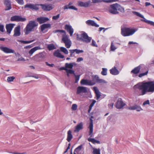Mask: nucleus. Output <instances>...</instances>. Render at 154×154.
Returning <instances> with one entry per match:
<instances>
[{
    "label": "nucleus",
    "instance_id": "23",
    "mask_svg": "<svg viewBox=\"0 0 154 154\" xmlns=\"http://www.w3.org/2000/svg\"><path fill=\"white\" fill-rule=\"evenodd\" d=\"M90 2V1L86 2H83L81 1L79 2H78V5L81 7L87 8L89 6Z\"/></svg>",
    "mask_w": 154,
    "mask_h": 154
},
{
    "label": "nucleus",
    "instance_id": "59",
    "mask_svg": "<svg viewBox=\"0 0 154 154\" xmlns=\"http://www.w3.org/2000/svg\"><path fill=\"white\" fill-rule=\"evenodd\" d=\"M119 0H106L104 1L106 3H110L112 2H116L119 1Z\"/></svg>",
    "mask_w": 154,
    "mask_h": 154
},
{
    "label": "nucleus",
    "instance_id": "53",
    "mask_svg": "<svg viewBox=\"0 0 154 154\" xmlns=\"http://www.w3.org/2000/svg\"><path fill=\"white\" fill-rule=\"evenodd\" d=\"M110 48L111 50L112 51H114L116 49V48L113 44V42H111Z\"/></svg>",
    "mask_w": 154,
    "mask_h": 154
},
{
    "label": "nucleus",
    "instance_id": "20",
    "mask_svg": "<svg viewBox=\"0 0 154 154\" xmlns=\"http://www.w3.org/2000/svg\"><path fill=\"white\" fill-rule=\"evenodd\" d=\"M51 27V25L50 23H44L40 26L41 30L42 32H43L46 29H50Z\"/></svg>",
    "mask_w": 154,
    "mask_h": 154
},
{
    "label": "nucleus",
    "instance_id": "19",
    "mask_svg": "<svg viewBox=\"0 0 154 154\" xmlns=\"http://www.w3.org/2000/svg\"><path fill=\"white\" fill-rule=\"evenodd\" d=\"M15 25V24L13 23H9L6 24V29L7 32L10 34Z\"/></svg>",
    "mask_w": 154,
    "mask_h": 154
},
{
    "label": "nucleus",
    "instance_id": "54",
    "mask_svg": "<svg viewBox=\"0 0 154 154\" xmlns=\"http://www.w3.org/2000/svg\"><path fill=\"white\" fill-rule=\"evenodd\" d=\"M77 105L76 104H73L72 105L71 109L73 110H75L77 109Z\"/></svg>",
    "mask_w": 154,
    "mask_h": 154
},
{
    "label": "nucleus",
    "instance_id": "41",
    "mask_svg": "<svg viewBox=\"0 0 154 154\" xmlns=\"http://www.w3.org/2000/svg\"><path fill=\"white\" fill-rule=\"evenodd\" d=\"M60 50L61 52L64 53L65 54H67L68 53V52L67 49L63 47H61L60 48Z\"/></svg>",
    "mask_w": 154,
    "mask_h": 154
},
{
    "label": "nucleus",
    "instance_id": "64",
    "mask_svg": "<svg viewBox=\"0 0 154 154\" xmlns=\"http://www.w3.org/2000/svg\"><path fill=\"white\" fill-rule=\"evenodd\" d=\"M83 59L82 57H79L77 58V61L78 62L82 61Z\"/></svg>",
    "mask_w": 154,
    "mask_h": 154
},
{
    "label": "nucleus",
    "instance_id": "16",
    "mask_svg": "<svg viewBox=\"0 0 154 154\" xmlns=\"http://www.w3.org/2000/svg\"><path fill=\"white\" fill-rule=\"evenodd\" d=\"M49 20V19L46 17H38L37 19V21L39 24H41L46 22Z\"/></svg>",
    "mask_w": 154,
    "mask_h": 154
},
{
    "label": "nucleus",
    "instance_id": "58",
    "mask_svg": "<svg viewBox=\"0 0 154 154\" xmlns=\"http://www.w3.org/2000/svg\"><path fill=\"white\" fill-rule=\"evenodd\" d=\"M16 2L19 4L23 5L24 4L23 0H15Z\"/></svg>",
    "mask_w": 154,
    "mask_h": 154
},
{
    "label": "nucleus",
    "instance_id": "14",
    "mask_svg": "<svg viewBox=\"0 0 154 154\" xmlns=\"http://www.w3.org/2000/svg\"><path fill=\"white\" fill-rule=\"evenodd\" d=\"M87 92V88L83 86H79L77 89L76 94H80L81 93H86Z\"/></svg>",
    "mask_w": 154,
    "mask_h": 154
},
{
    "label": "nucleus",
    "instance_id": "11",
    "mask_svg": "<svg viewBox=\"0 0 154 154\" xmlns=\"http://www.w3.org/2000/svg\"><path fill=\"white\" fill-rule=\"evenodd\" d=\"M125 105V104L122 100V99L120 98H119L118 99L116 103V107L117 109H120L122 108Z\"/></svg>",
    "mask_w": 154,
    "mask_h": 154
},
{
    "label": "nucleus",
    "instance_id": "57",
    "mask_svg": "<svg viewBox=\"0 0 154 154\" xmlns=\"http://www.w3.org/2000/svg\"><path fill=\"white\" fill-rule=\"evenodd\" d=\"M60 16V14H59L56 16H54L52 17V19L54 20H57Z\"/></svg>",
    "mask_w": 154,
    "mask_h": 154
},
{
    "label": "nucleus",
    "instance_id": "28",
    "mask_svg": "<svg viewBox=\"0 0 154 154\" xmlns=\"http://www.w3.org/2000/svg\"><path fill=\"white\" fill-rule=\"evenodd\" d=\"M4 3L6 7L5 11L9 10L11 8V4L9 0H5Z\"/></svg>",
    "mask_w": 154,
    "mask_h": 154
},
{
    "label": "nucleus",
    "instance_id": "15",
    "mask_svg": "<svg viewBox=\"0 0 154 154\" xmlns=\"http://www.w3.org/2000/svg\"><path fill=\"white\" fill-rule=\"evenodd\" d=\"M20 25H18L14 28L13 36L14 37L18 36L20 35Z\"/></svg>",
    "mask_w": 154,
    "mask_h": 154
},
{
    "label": "nucleus",
    "instance_id": "45",
    "mask_svg": "<svg viewBox=\"0 0 154 154\" xmlns=\"http://www.w3.org/2000/svg\"><path fill=\"white\" fill-rule=\"evenodd\" d=\"M15 79V77L14 76H9L8 77L7 81L8 82H13Z\"/></svg>",
    "mask_w": 154,
    "mask_h": 154
},
{
    "label": "nucleus",
    "instance_id": "48",
    "mask_svg": "<svg viewBox=\"0 0 154 154\" xmlns=\"http://www.w3.org/2000/svg\"><path fill=\"white\" fill-rule=\"evenodd\" d=\"M75 77V83H77L78 82L80 78V75H76L75 74L74 75Z\"/></svg>",
    "mask_w": 154,
    "mask_h": 154
},
{
    "label": "nucleus",
    "instance_id": "39",
    "mask_svg": "<svg viewBox=\"0 0 154 154\" xmlns=\"http://www.w3.org/2000/svg\"><path fill=\"white\" fill-rule=\"evenodd\" d=\"M65 66L66 69H72L73 68V65L72 63H66L65 64Z\"/></svg>",
    "mask_w": 154,
    "mask_h": 154
},
{
    "label": "nucleus",
    "instance_id": "32",
    "mask_svg": "<svg viewBox=\"0 0 154 154\" xmlns=\"http://www.w3.org/2000/svg\"><path fill=\"white\" fill-rule=\"evenodd\" d=\"M88 140L89 141L91 142L94 144H95V143L97 144L100 143V142L99 141L97 140L94 138H92L89 137L88 139Z\"/></svg>",
    "mask_w": 154,
    "mask_h": 154
},
{
    "label": "nucleus",
    "instance_id": "35",
    "mask_svg": "<svg viewBox=\"0 0 154 154\" xmlns=\"http://www.w3.org/2000/svg\"><path fill=\"white\" fill-rule=\"evenodd\" d=\"M73 9L76 11H77L78 10V9L73 6H70L68 7L67 5H65L64 6V10L67 9Z\"/></svg>",
    "mask_w": 154,
    "mask_h": 154
},
{
    "label": "nucleus",
    "instance_id": "43",
    "mask_svg": "<svg viewBox=\"0 0 154 154\" xmlns=\"http://www.w3.org/2000/svg\"><path fill=\"white\" fill-rule=\"evenodd\" d=\"M66 73H69V74H73L74 75L75 74V71L72 69H66Z\"/></svg>",
    "mask_w": 154,
    "mask_h": 154
},
{
    "label": "nucleus",
    "instance_id": "51",
    "mask_svg": "<svg viewBox=\"0 0 154 154\" xmlns=\"http://www.w3.org/2000/svg\"><path fill=\"white\" fill-rule=\"evenodd\" d=\"M4 25L0 23V31L2 32H4Z\"/></svg>",
    "mask_w": 154,
    "mask_h": 154
},
{
    "label": "nucleus",
    "instance_id": "2",
    "mask_svg": "<svg viewBox=\"0 0 154 154\" xmlns=\"http://www.w3.org/2000/svg\"><path fill=\"white\" fill-rule=\"evenodd\" d=\"M38 25V23H36L35 21H29L24 30L25 34L28 35L29 34L33 31L34 29Z\"/></svg>",
    "mask_w": 154,
    "mask_h": 154
},
{
    "label": "nucleus",
    "instance_id": "47",
    "mask_svg": "<svg viewBox=\"0 0 154 154\" xmlns=\"http://www.w3.org/2000/svg\"><path fill=\"white\" fill-rule=\"evenodd\" d=\"M25 17H22L21 16H19L18 22H24L26 20Z\"/></svg>",
    "mask_w": 154,
    "mask_h": 154
},
{
    "label": "nucleus",
    "instance_id": "34",
    "mask_svg": "<svg viewBox=\"0 0 154 154\" xmlns=\"http://www.w3.org/2000/svg\"><path fill=\"white\" fill-rule=\"evenodd\" d=\"M47 48L49 51H51L56 49V47L53 44H51L48 45Z\"/></svg>",
    "mask_w": 154,
    "mask_h": 154
},
{
    "label": "nucleus",
    "instance_id": "63",
    "mask_svg": "<svg viewBox=\"0 0 154 154\" xmlns=\"http://www.w3.org/2000/svg\"><path fill=\"white\" fill-rule=\"evenodd\" d=\"M67 69L66 68V67L65 66V67H60V68H59V69L60 70H65L66 71Z\"/></svg>",
    "mask_w": 154,
    "mask_h": 154
},
{
    "label": "nucleus",
    "instance_id": "40",
    "mask_svg": "<svg viewBox=\"0 0 154 154\" xmlns=\"http://www.w3.org/2000/svg\"><path fill=\"white\" fill-rule=\"evenodd\" d=\"M96 102V100H93L91 104L89 106V109H88V112L89 113L91 110L92 107L94 106V105Z\"/></svg>",
    "mask_w": 154,
    "mask_h": 154
},
{
    "label": "nucleus",
    "instance_id": "17",
    "mask_svg": "<svg viewBox=\"0 0 154 154\" xmlns=\"http://www.w3.org/2000/svg\"><path fill=\"white\" fill-rule=\"evenodd\" d=\"M65 29L69 33L70 36H72L74 32V29L71 26L68 24H66L65 26Z\"/></svg>",
    "mask_w": 154,
    "mask_h": 154
},
{
    "label": "nucleus",
    "instance_id": "52",
    "mask_svg": "<svg viewBox=\"0 0 154 154\" xmlns=\"http://www.w3.org/2000/svg\"><path fill=\"white\" fill-rule=\"evenodd\" d=\"M92 2L93 3H97L101 2H105L104 1H106V0H92Z\"/></svg>",
    "mask_w": 154,
    "mask_h": 154
},
{
    "label": "nucleus",
    "instance_id": "9",
    "mask_svg": "<svg viewBox=\"0 0 154 154\" xmlns=\"http://www.w3.org/2000/svg\"><path fill=\"white\" fill-rule=\"evenodd\" d=\"M92 78L93 79V82H96V83L106 84L107 82L105 80L99 79V76L97 75H93L92 76Z\"/></svg>",
    "mask_w": 154,
    "mask_h": 154
},
{
    "label": "nucleus",
    "instance_id": "50",
    "mask_svg": "<svg viewBox=\"0 0 154 154\" xmlns=\"http://www.w3.org/2000/svg\"><path fill=\"white\" fill-rule=\"evenodd\" d=\"M148 72V70H147L146 71V72L144 73H141L140 74H139L138 76L139 77L141 78L145 75H147V74Z\"/></svg>",
    "mask_w": 154,
    "mask_h": 154
},
{
    "label": "nucleus",
    "instance_id": "42",
    "mask_svg": "<svg viewBox=\"0 0 154 154\" xmlns=\"http://www.w3.org/2000/svg\"><path fill=\"white\" fill-rule=\"evenodd\" d=\"M93 154H100V149L93 148Z\"/></svg>",
    "mask_w": 154,
    "mask_h": 154
},
{
    "label": "nucleus",
    "instance_id": "62",
    "mask_svg": "<svg viewBox=\"0 0 154 154\" xmlns=\"http://www.w3.org/2000/svg\"><path fill=\"white\" fill-rule=\"evenodd\" d=\"M45 63L46 65L49 66L51 67H53L54 66V64H50L48 63V62H46Z\"/></svg>",
    "mask_w": 154,
    "mask_h": 154
},
{
    "label": "nucleus",
    "instance_id": "25",
    "mask_svg": "<svg viewBox=\"0 0 154 154\" xmlns=\"http://www.w3.org/2000/svg\"><path fill=\"white\" fill-rule=\"evenodd\" d=\"M110 73L112 75H116L119 74V71L115 66L110 70Z\"/></svg>",
    "mask_w": 154,
    "mask_h": 154
},
{
    "label": "nucleus",
    "instance_id": "56",
    "mask_svg": "<svg viewBox=\"0 0 154 154\" xmlns=\"http://www.w3.org/2000/svg\"><path fill=\"white\" fill-rule=\"evenodd\" d=\"M75 52L77 54H79L83 52L84 51L82 50H78L77 49H75Z\"/></svg>",
    "mask_w": 154,
    "mask_h": 154
},
{
    "label": "nucleus",
    "instance_id": "8",
    "mask_svg": "<svg viewBox=\"0 0 154 154\" xmlns=\"http://www.w3.org/2000/svg\"><path fill=\"white\" fill-rule=\"evenodd\" d=\"M41 4H27L24 6V8H28L33 10L37 11L39 10V6Z\"/></svg>",
    "mask_w": 154,
    "mask_h": 154
},
{
    "label": "nucleus",
    "instance_id": "12",
    "mask_svg": "<svg viewBox=\"0 0 154 154\" xmlns=\"http://www.w3.org/2000/svg\"><path fill=\"white\" fill-rule=\"evenodd\" d=\"M40 6H41L42 9L45 11H49L54 8V7L51 4L45 5L41 4Z\"/></svg>",
    "mask_w": 154,
    "mask_h": 154
},
{
    "label": "nucleus",
    "instance_id": "10",
    "mask_svg": "<svg viewBox=\"0 0 154 154\" xmlns=\"http://www.w3.org/2000/svg\"><path fill=\"white\" fill-rule=\"evenodd\" d=\"M80 83L81 84L83 85H86L89 86H92L96 84V82H93V79L91 80H89L87 79H82Z\"/></svg>",
    "mask_w": 154,
    "mask_h": 154
},
{
    "label": "nucleus",
    "instance_id": "33",
    "mask_svg": "<svg viewBox=\"0 0 154 154\" xmlns=\"http://www.w3.org/2000/svg\"><path fill=\"white\" fill-rule=\"evenodd\" d=\"M82 145H81L80 146L76 148L74 150V154H79V153L82 149Z\"/></svg>",
    "mask_w": 154,
    "mask_h": 154
},
{
    "label": "nucleus",
    "instance_id": "37",
    "mask_svg": "<svg viewBox=\"0 0 154 154\" xmlns=\"http://www.w3.org/2000/svg\"><path fill=\"white\" fill-rule=\"evenodd\" d=\"M117 11H120L121 12L124 13L125 12V10L124 8L122 7L120 5L117 3Z\"/></svg>",
    "mask_w": 154,
    "mask_h": 154
},
{
    "label": "nucleus",
    "instance_id": "21",
    "mask_svg": "<svg viewBox=\"0 0 154 154\" xmlns=\"http://www.w3.org/2000/svg\"><path fill=\"white\" fill-rule=\"evenodd\" d=\"M93 89L96 94V99L98 100L100 98L101 96L100 92L97 87H94Z\"/></svg>",
    "mask_w": 154,
    "mask_h": 154
},
{
    "label": "nucleus",
    "instance_id": "24",
    "mask_svg": "<svg viewBox=\"0 0 154 154\" xmlns=\"http://www.w3.org/2000/svg\"><path fill=\"white\" fill-rule=\"evenodd\" d=\"M86 23L89 26H95L98 27H99V25L96 24L94 21L91 20H88L86 22Z\"/></svg>",
    "mask_w": 154,
    "mask_h": 154
},
{
    "label": "nucleus",
    "instance_id": "46",
    "mask_svg": "<svg viewBox=\"0 0 154 154\" xmlns=\"http://www.w3.org/2000/svg\"><path fill=\"white\" fill-rule=\"evenodd\" d=\"M53 32L54 33H56L57 32L63 33L66 34V32L64 30L59 29L54 30L53 31Z\"/></svg>",
    "mask_w": 154,
    "mask_h": 154
},
{
    "label": "nucleus",
    "instance_id": "27",
    "mask_svg": "<svg viewBox=\"0 0 154 154\" xmlns=\"http://www.w3.org/2000/svg\"><path fill=\"white\" fill-rule=\"evenodd\" d=\"M83 128V124L82 122H81L79 124H78L75 128V129L74 130V132H78L79 131Z\"/></svg>",
    "mask_w": 154,
    "mask_h": 154
},
{
    "label": "nucleus",
    "instance_id": "6",
    "mask_svg": "<svg viewBox=\"0 0 154 154\" xmlns=\"http://www.w3.org/2000/svg\"><path fill=\"white\" fill-rule=\"evenodd\" d=\"M45 53H40L33 57V59L38 62L42 61L45 58Z\"/></svg>",
    "mask_w": 154,
    "mask_h": 154
},
{
    "label": "nucleus",
    "instance_id": "49",
    "mask_svg": "<svg viewBox=\"0 0 154 154\" xmlns=\"http://www.w3.org/2000/svg\"><path fill=\"white\" fill-rule=\"evenodd\" d=\"M65 44V46L67 48H69L71 46V41H69L64 43Z\"/></svg>",
    "mask_w": 154,
    "mask_h": 154
},
{
    "label": "nucleus",
    "instance_id": "13",
    "mask_svg": "<svg viewBox=\"0 0 154 154\" xmlns=\"http://www.w3.org/2000/svg\"><path fill=\"white\" fill-rule=\"evenodd\" d=\"M0 49L6 53H14L16 54L14 51L7 47L0 46Z\"/></svg>",
    "mask_w": 154,
    "mask_h": 154
},
{
    "label": "nucleus",
    "instance_id": "44",
    "mask_svg": "<svg viewBox=\"0 0 154 154\" xmlns=\"http://www.w3.org/2000/svg\"><path fill=\"white\" fill-rule=\"evenodd\" d=\"M101 74L103 75H106L107 74V69L105 68H103L102 71L101 72Z\"/></svg>",
    "mask_w": 154,
    "mask_h": 154
},
{
    "label": "nucleus",
    "instance_id": "18",
    "mask_svg": "<svg viewBox=\"0 0 154 154\" xmlns=\"http://www.w3.org/2000/svg\"><path fill=\"white\" fill-rule=\"evenodd\" d=\"M128 109L130 110H136L137 112H140L143 110L140 106L137 104H135L132 106L129 107H128Z\"/></svg>",
    "mask_w": 154,
    "mask_h": 154
},
{
    "label": "nucleus",
    "instance_id": "3",
    "mask_svg": "<svg viewBox=\"0 0 154 154\" xmlns=\"http://www.w3.org/2000/svg\"><path fill=\"white\" fill-rule=\"evenodd\" d=\"M137 29L126 27H121V34L124 36H128L133 34Z\"/></svg>",
    "mask_w": 154,
    "mask_h": 154
},
{
    "label": "nucleus",
    "instance_id": "22",
    "mask_svg": "<svg viewBox=\"0 0 154 154\" xmlns=\"http://www.w3.org/2000/svg\"><path fill=\"white\" fill-rule=\"evenodd\" d=\"M91 122L90 123V124L89 126V135L90 136V137H92L93 136V120L90 119Z\"/></svg>",
    "mask_w": 154,
    "mask_h": 154
},
{
    "label": "nucleus",
    "instance_id": "4",
    "mask_svg": "<svg viewBox=\"0 0 154 154\" xmlns=\"http://www.w3.org/2000/svg\"><path fill=\"white\" fill-rule=\"evenodd\" d=\"M77 40H81L83 42L89 43L90 42L92 38L91 37H89L86 33L83 32L81 35L77 34Z\"/></svg>",
    "mask_w": 154,
    "mask_h": 154
},
{
    "label": "nucleus",
    "instance_id": "55",
    "mask_svg": "<svg viewBox=\"0 0 154 154\" xmlns=\"http://www.w3.org/2000/svg\"><path fill=\"white\" fill-rule=\"evenodd\" d=\"M91 45L95 47H98L97 45L96 44L94 40H92V43L91 44Z\"/></svg>",
    "mask_w": 154,
    "mask_h": 154
},
{
    "label": "nucleus",
    "instance_id": "61",
    "mask_svg": "<svg viewBox=\"0 0 154 154\" xmlns=\"http://www.w3.org/2000/svg\"><path fill=\"white\" fill-rule=\"evenodd\" d=\"M150 104L149 100H146V101H144L143 104V106H144L146 104H148L149 105Z\"/></svg>",
    "mask_w": 154,
    "mask_h": 154
},
{
    "label": "nucleus",
    "instance_id": "5",
    "mask_svg": "<svg viewBox=\"0 0 154 154\" xmlns=\"http://www.w3.org/2000/svg\"><path fill=\"white\" fill-rule=\"evenodd\" d=\"M132 12L134 14L141 18H143V19L141 20V21L144 22L147 24H149L151 25L154 26V22L146 20L144 17L143 15L141 14H140V13L136 11H133Z\"/></svg>",
    "mask_w": 154,
    "mask_h": 154
},
{
    "label": "nucleus",
    "instance_id": "26",
    "mask_svg": "<svg viewBox=\"0 0 154 154\" xmlns=\"http://www.w3.org/2000/svg\"><path fill=\"white\" fill-rule=\"evenodd\" d=\"M53 55L55 57L61 58H63L64 57V56L62 55L60 52V51L59 49H57L54 52Z\"/></svg>",
    "mask_w": 154,
    "mask_h": 154
},
{
    "label": "nucleus",
    "instance_id": "7",
    "mask_svg": "<svg viewBox=\"0 0 154 154\" xmlns=\"http://www.w3.org/2000/svg\"><path fill=\"white\" fill-rule=\"evenodd\" d=\"M117 3L114 4L110 5L109 8V12L111 14H118L119 12L117 11Z\"/></svg>",
    "mask_w": 154,
    "mask_h": 154
},
{
    "label": "nucleus",
    "instance_id": "30",
    "mask_svg": "<svg viewBox=\"0 0 154 154\" xmlns=\"http://www.w3.org/2000/svg\"><path fill=\"white\" fill-rule=\"evenodd\" d=\"M41 47L39 46H37L35 47L32 48L29 51V54L31 55L32 54L36 51L40 49Z\"/></svg>",
    "mask_w": 154,
    "mask_h": 154
},
{
    "label": "nucleus",
    "instance_id": "29",
    "mask_svg": "<svg viewBox=\"0 0 154 154\" xmlns=\"http://www.w3.org/2000/svg\"><path fill=\"white\" fill-rule=\"evenodd\" d=\"M140 68L141 66H139L135 67L134 69L131 71V73L134 74L138 73L140 72Z\"/></svg>",
    "mask_w": 154,
    "mask_h": 154
},
{
    "label": "nucleus",
    "instance_id": "31",
    "mask_svg": "<svg viewBox=\"0 0 154 154\" xmlns=\"http://www.w3.org/2000/svg\"><path fill=\"white\" fill-rule=\"evenodd\" d=\"M73 136L72 134V131L71 130H69L67 132V136L66 140L68 142H70Z\"/></svg>",
    "mask_w": 154,
    "mask_h": 154
},
{
    "label": "nucleus",
    "instance_id": "38",
    "mask_svg": "<svg viewBox=\"0 0 154 154\" xmlns=\"http://www.w3.org/2000/svg\"><path fill=\"white\" fill-rule=\"evenodd\" d=\"M62 41L65 43L70 40L68 39V36L67 35H64L63 36L62 38Z\"/></svg>",
    "mask_w": 154,
    "mask_h": 154
},
{
    "label": "nucleus",
    "instance_id": "36",
    "mask_svg": "<svg viewBox=\"0 0 154 154\" xmlns=\"http://www.w3.org/2000/svg\"><path fill=\"white\" fill-rule=\"evenodd\" d=\"M19 16L15 15L12 17L10 19V20L12 21L18 22Z\"/></svg>",
    "mask_w": 154,
    "mask_h": 154
},
{
    "label": "nucleus",
    "instance_id": "60",
    "mask_svg": "<svg viewBox=\"0 0 154 154\" xmlns=\"http://www.w3.org/2000/svg\"><path fill=\"white\" fill-rule=\"evenodd\" d=\"M108 29V28H104L103 27H100L99 28V31L100 32L102 30H103V32H104L105 30Z\"/></svg>",
    "mask_w": 154,
    "mask_h": 154
},
{
    "label": "nucleus",
    "instance_id": "1",
    "mask_svg": "<svg viewBox=\"0 0 154 154\" xmlns=\"http://www.w3.org/2000/svg\"><path fill=\"white\" fill-rule=\"evenodd\" d=\"M134 88L139 90L138 92L139 95H143L147 92L153 93L154 92V82L148 81L140 82L134 85Z\"/></svg>",
    "mask_w": 154,
    "mask_h": 154
}]
</instances>
